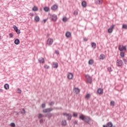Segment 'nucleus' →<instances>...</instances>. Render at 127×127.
Here are the masks:
<instances>
[{
  "mask_svg": "<svg viewBox=\"0 0 127 127\" xmlns=\"http://www.w3.org/2000/svg\"><path fill=\"white\" fill-rule=\"evenodd\" d=\"M79 120H81V121H84L85 123H86V124H88V125L90 124V123H91V121H92V119L90 117L88 116H85L83 114H81L79 116Z\"/></svg>",
  "mask_w": 127,
  "mask_h": 127,
  "instance_id": "1",
  "label": "nucleus"
},
{
  "mask_svg": "<svg viewBox=\"0 0 127 127\" xmlns=\"http://www.w3.org/2000/svg\"><path fill=\"white\" fill-rule=\"evenodd\" d=\"M53 116V115L52 114V113H48L47 114H45V115L39 113L38 114V119H41V118H48V119H50V118H51Z\"/></svg>",
  "mask_w": 127,
  "mask_h": 127,
  "instance_id": "2",
  "label": "nucleus"
},
{
  "mask_svg": "<svg viewBox=\"0 0 127 127\" xmlns=\"http://www.w3.org/2000/svg\"><path fill=\"white\" fill-rule=\"evenodd\" d=\"M85 78L87 79V81L89 84L92 83L93 82V79L92 78V77L90 76L89 74H85Z\"/></svg>",
  "mask_w": 127,
  "mask_h": 127,
  "instance_id": "3",
  "label": "nucleus"
},
{
  "mask_svg": "<svg viewBox=\"0 0 127 127\" xmlns=\"http://www.w3.org/2000/svg\"><path fill=\"white\" fill-rule=\"evenodd\" d=\"M50 17L53 21H56L58 19L57 15L55 14L51 15V14H49Z\"/></svg>",
  "mask_w": 127,
  "mask_h": 127,
  "instance_id": "4",
  "label": "nucleus"
},
{
  "mask_svg": "<svg viewBox=\"0 0 127 127\" xmlns=\"http://www.w3.org/2000/svg\"><path fill=\"white\" fill-rule=\"evenodd\" d=\"M63 116H64L67 117V121H71L72 120V115L69 114H67L66 113H63Z\"/></svg>",
  "mask_w": 127,
  "mask_h": 127,
  "instance_id": "5",
  "label": "nucleus"
},
{
  "mask_svg": "<svg viewBox=\"0 0 127 127\" xmlns=\"http://www.w3.org/2000/svg\"><path fill=\"white\" fill-rule=\"evenodd\" d=\"M54 42V40L52 38H49L47 41V45H49V46H51V45H52L53 44V42Z\"/></svg>",
  "mask_w": 127,
  "mask_h": 127,
  "instance_id": "6",
  "label": "nucleus"
},
{
  "mask_svg": "<svg viewBox=\"0 0 127 127\" xmlns=\"http://www.w3.org/2000/svg\"><path fill=\"white\" fill-rule=\"evenodd\" d=\"M52 111H53V108H47L43 110V113L50 114V112H52Z\"/></svg>",
  "mask_w": 127,
  "mask_h": 127,
  "instance_id": "7",
  "label": "nucleus"
},
{
  "mask_svg": "<svg viewBox=\"0 0 127 127\" xmlns=\"http://www.w3.org/2000/svg\"><path fill=\"white\" fill-rule=\"evenodd\" d=\"M123 61L121 60H117V63H116V64L117 66H118V67H121V66H123Z\"/></svg>",
  "mask_w": 127,
  "mask_h": 127,
  "instance_id": "8",
  "label": "nucleus"
},
{
  "mask_svg": "<svg viewBox=\"0 0 127 127\" xmlns=\"http://www.w3.org/2000/svg\"><path fill=\"white\" fill-rule=\"evenodd\" d=\"M74 77V75H73V73L69 72L67 75V78L69 80H72L73 79V77Z\"/></svg>",
  "mask_w": 127,
  "mask_h": 127,
  "instance_id": "9",
  "label": "nucleus"
},
{
  "mask_svg": "<svg viewBox=\"0 0 127 127\" xmlns=\"http://www.w3.org/2000/svg\"><path fill=\"white\" fill-rule=\"evenodd\" d=\"M114 28H115V25L113 24L111 27L108 29V33H112L114 31Z\"/></svg>",
  "mask_w": 127,
  "mask_h": 127,
  "instance_id": "10",
  "label": "nucleus"
},
{
  "mask_svg": "<svg viewBox=\"0 0 127 127\" xmlns=\"http://www.w3.org/2000/svg\"><path fill=\"white\" fill-rule=\"evenodd\" d=\"M95 4L101 5L103 3V0H94Z\"/></svg>",
  "mask_w": 127,
  "mask_h": 127,
  "instance_id": "11",
  "label": "nucleus"
},
{
  "mask_svg": "<svg viewBox=\"0 0 127 127\" xmlns=\"http://www.w3.org/2000/svg\"><path fill=\"white\" fill-rule=\"evenodd\" d=\"M38 61L40 64H43L45 62V60H44V58H40Z\"/></svg>",
  "mask_w": 127,
  "mask_h": 127,
  "instance_id": "12",
  "label": "nucleus"
},
{
  "mask_svg": "<svg viewBox=\"0 0 127 127\" xmlns=\"http://www.w3.org/2000/svg\"><path fill=\"white\" fill-rule=\"evenodd\" d=\"M73 92L76 94V95H78V94L80 93V89H79L78 88H75L73 89Z\"/></svg>",
  "mask_w": 127,
  "mask_h": 127,
  "instance_id": "13",
  "label": "nucleus"
},
{
  "mask_svg": "<svg viewBox=\"0 0 127 127\" xmlns=\"http://www.w3.org/2000/svg\"><path fill=\"white\" fill-rule=\"evenodd\" d=\"M58 5H56V4H54L53 5L52 7H51V9L52 10H56V9H58Z\"/></svg>",
  "mask_w": 127,
  "mask_h": 127,
  "instance_id": "14",
  "label": "nucleus"
},
{
  "mask_svg": "<svg viewBox=\"0 0 127 127\" xmlns=\"http://www.w3.org/2000/svg\"><path fill=\"white\" fill-rule=\"evenodd\" d=\"M97 93L99 94V95H102L104 93V90L102 88H99L97 90Z\"/></svg>",
  "mask_w": 127,
  "mask_h": 127,
  "instance_id": "15",
  "label": "nucleus"
},
{
  "mask_svg": "<svg viewBox=\"0 0 127 127\" xmlns=\"http://www.w3.org/2000/svg\"><path fill=\"white\" fill-rule=\"evenodd\" d=\"M58 63H55V62H53V65H52V67L53 68H58Z\"/></svg>",
  "mask_w": 127,
  "mask_h": 127,
  "instance_id": "16",
  "label": "nucleus"
},
{
  "mask_svg": "<svg viewBox=\"0 0 127 127\" xmlns=\"http://www.w3.org/2000/svg\"><path fill=\"white\" fill-rule=\"evenodd\" d=\"M81 5H82V7H86L87 2H86V1H82L81 2Z\"/></svg>",
  "mask_w": 127,
  "mask_h": 127,
  "instance_id": "17",
  "label": "nucleus"
},
{
  "mask_svg": "<svg viewBox=\"0 0 127 127\" xmlns=\"http://www.w3.org/2000/svg\"><path fill=\"white\" fill-rule=\"evenodd\" d=\"M91 45L93 49H96V47L97 46V44L95 42H92L91 43Z\"/></svg>",
  "mask_w": 127,
  "mask_h": 127,
  "instance_id": "18",
  "label": "nucleus"
},
{
  "mask_svg": "<svg viewBox=\"0 0 127 127\" xmlns=\"http://www.w3.org/2000/svg\"><path fill=\"white\" fill-rule=\"evenodd\" d=\"M62 126L63 127H65V126H67V121H66V120H63L62 121Z\"/></svg>",
  "mask_w": 127,
  "mask_h": 127,
  "instance_id": "19",
  "label": "nucleus"
},
{
  "mask_svg": "<svg viewBox=\"0 0 127 127\" xmlns=\"http://www.w3.org/2000/svg\"><path fill=\"white\" fill-rule=\"evenodd\" d=\"M65 36L66 37H67V38H70V37H71V32H67L65 33Z\"/></svg>",
  "mask_w": 127,
  "mask_h": 127,
  "instance_id": "20",
  "label": "nucleus"
},
{
  "mask_svg": "<svg viewBox=\"0 0 127 127\" xmlns=\"http://www.w3.org/2000/svg\"><path fill=\"white\" fill-rule=\"evenodd\" d=\"M34 20L36 21V22H38L39 20H40V18H39V16H36L34 17Z\"/></svg>",
  "mask_w": 127,
  "mask_h": 127,
  "instance_id": "21",
  "label": "nucleus"
},
{
  "mask_svg": "<svg viewBox=\"0 0 127 127\" xmlns=\"http://www.w3.org/2000/svg\"><path fill=\"white\" fill-rule=\"evenodd\" d=\"M118 49L120 51H124V46L120 45L118 47Z\"/></svg>",
  "mask_w": 127,
  "mask_h": 127,
  "instance_id": "22",
  "label": "nucleus"
},
{
  "mask_svg": "<svg viewBox=\"0 0 127 127\" xmlns=\"http://www.w3.org/2000/svg\"><path fill=\"white\" fill-rule=\"evenodd\" d=\"M4 89H5V90H8V89H9V85H8V84L6 83L4 85Z\"/></svg>",
  "mask_w": 127,
  "mask_h": 127,
  "instance_id": "23",
  "label": "nucleus"
},
{
  "mask_svg": "<svg viewBox=\"0 0 127 127\" xmlns=\"http://www.w3.org/2000/svg\"><path fill=\"white\" fill-rule=\"evenodd\" d=\"M88 64L89 65H93L94 64V60L93 59H91L88 62Z\"/></svg>",
  "mask_w": 127,
  "mask_h": 127,
  "instance_id": "24",
  "label": "nucleus"
},
{
  "mask_svg": "<svg viewBox=\"0 0 127 127\" xmlns=\"http://www.w3.org/2000/svg\"><path fill=\"white\" fill-rule=\"evenodd\" d=\"M107 125L108 127H113V123L111 122H108Z\"/></svg>",
  "mask_w": 127,
  "mask_h": 127,
  "instance_id": "25",
  "label": "nucleus"
},
{
  "mask_svg": "<svg viewBox=\"0 0 127 127\" xmlns=\"http://www.w3.org/2000/svg\"><path fill=\"white\" fill-rule=\"evenodd\" d=\"M19 40L18 39H16L14 41V43L16 45H18V44H19Z\"/></svg>",
  "mask_w": 127,
  "mask_h": 127,
  "instance_id": "26",
  "label": "nucleus"
},
{
  "mask_svg": "<svg viewBox=\"0 0 127 127\" xmlns=\"http://www.w3.org/2000/svg\"><path fill=\"white\" fill-rule=\"evenodd\" d=\"M100 59L101 60H104L105 59V55L104 54H101L100 55Z\"/></svg>",
  "mask_w": 127,
  "mask_h": 127,
  "instance_id": "27",
  "label": "nucleus"
},
{
  "mask_svg": "<svg viewBox=\"0 0 127 127\" xmlns=\"http://www.w3.org/2000/svg\"><path fill=\"white\" fill-rule=\"evenodd\" d=\"M44 10H45V11H46L47 12L49 11V10H50V9L49 8V7H45L44 8Z\"/></svg>",
  "mask_w": 127,
  "mask_h": 127,
  "instance_id": "28",
  "label": "nucleus"
},
{
  "mask_svg": "<svg viewBox=\"0 0 127 127\" xmlns=\"http://www.w3.org/2000/svg\"><path fill=\"white\" fill-rule=\"evenodd\" d=\"M90 98H91V94H87L85 97V98L87 99V100L90 99Z\"/></svg>",
  "mask_w": 127,
  "mask_h": 127,
  "instance_id": "29",
  "label": "nucleus"
},
{
  "mask_svg": "<svg viewBox=\"0 0 127 127\" xmlns=\"http://www.w3.org/2000/svg\"><path fill=\"white\" fill-rule=\"evenodd\" d=\"M115 105H116V103L114 101H111L110 102V106H112L113 107H115Z\"/></svg>",
  "mask_w": 127,
  "mask_h": 127,
  "instance_id": "30",
  "label": "nucleus"
},
{
  "mask_svg": "<svg viewBox=\"0 0 127 127\" xmlns=\"http://www.w3.org/2000/svg\"><path fill=\"white\" fill-rule=\"evenodd\" d=\"M32 10H33V11H37L38 10V8L34 6L32 8Z\"/></svg>",
  "mask_w": 127,
  "mask_h": 127,
  "instance_id": "31",
  "label": "nucleus"
},
{
  "mask_svg": "<svg viewBox=\"0 0 127 127\" xmlns=\"http://www.w3.org/2000/svg\"><path fill=\"white\" fill-rule=\"evenodd\" d=\"M20 113L22 115H24L26 113L25 109H24V108L22 109V110L20 111Z\"/></svg>",
  "mask_w": 127,
  "mask_h": 127,
  "instance_id": "32",
  "label": "nucleus"
},
{
  "mask_svg": "<svg viewBox=\"0 0 127 127\" xmlns=\"http://www.w3.org/2000/svg\"><path fill=\"white\" fill-rule=\"evenodd\" d=\"M68 20V19H67V17H64L63 18V21H64V22H67Z\"/></svg>",
  "mask_w": 127,
  "mask_h": 127,
  "instance_id": "33",
  "label": "nucleus"
},
{
  "mask_svg": "<svg viewBox=\"0 0 127 127\" xmlns=\"http://www.w3.org/2000/svg\"><path fill=\"white\" fill-rule=\"evenodd\" d=\"M120 56H121V57H123V58L125 57V52H121L120 53Z\"/></svg>",
  "mask_w": 127,
  "mask_h": 127,
  "instance_id": "34",
  "label": "nucleus"
},
{
  "mask_svg": "<svg viewBox=\"0 0 127 127\" xmlns=\"http://www.w3.org/2000/svg\"><path fill=\"white\" fill-rule=\"evenodd\" d=\"M122 28H124V29H127V25L123 24L122 26Z\"/></svg>",
  "mask_w": 127,
  "mask_h": 127,
  "instance_id": "35",
  "label": "nucleus"
},
{
  "mask_svg": "<svg viewBox=\"0 0 127 127\" xmlns=\"http://www.w3.org/2000/svg\"><path fill=\"white\" fill-rule=\"evenodd\" d=\"M107 70L109 72H113V69H112V67H109L108 68H107Z\"/></svg>",
  "mask_w": 127,
  "mask_h": 127,
  "instance_id": "36",
  "label": "nucleus"
},
{
  "mask_svg": "<svg viewBox=\"0 0 127 127\" xmlns=\"http://www.w3.org/2000/svg\"><path fill=\"white\" fill-rule=\"evenodd\" d=\"M54 104H55V102H54V101H52L49 104V106H54Z\"/></svg>",
  "mask_w": 127,
  "mask_h": 127,
  "instance_id": "37",
  "label": "nucleus"
},
{
  "mask_svg": "<svg viewBox=\"0 0 127 127\" xmlns=\"http://www.w3.org/2000/svg\"><path fill=\"white\" fill-rule=\"evenodd\" d=\"M10 126L12 127H15V124L14 123H11Z\"/></svg>",
  "mask_w": 127,
  "mask_h": 127,
  "instance_id": "38",
  "label": "nucleus"
},
{
  "mask_svg": "<svg viewBox=\"0 0 127 127\" xmlns=\"http://www.w3.org/2000/svg\"><path fill=\"white\" fill-rule=\"evenodd\" d=\"M44 68L45 69H49V68H50V66L49 65H47V64H45L44 65Z\"/></svg>",
  "mask_w": 127,
  "mask_h": 127,
  "instance_id": "39",
  "label": "nucleus"
},
{
  "mask_svg": "<svg viewBox=\"0 0 127 127\" xmlns=\"http://www.w3.org/2000/svg\"><path fill=\"white\" fill-rule=\"evenodd\" d=\"M46 107V104L45 103H43L42 104V109H45Z\"/></svg>",
  "mask_w": 127,
  "mask_h": 127,
  "instance_id": "40",
  "label": "nucleus"
},
{
  "mask_svg": "<svg viewBox=\"0 0 127 127\" xmlns=\"http://www.w3.org/2000/svg\"><path fill=\"white\" fill-rule=\"evenodd\" d=\"M13 28L14 29L15 31H16V30H17L18 29V28H17V27H16V26H15V25H14L13 26Z\"/></svg>",
  "mask_w": 127,
  "mask_h": 127,
  "instance_id": "41",
  "label": "nucleus"
},
{
  "mask_svg": "<svg viewBox=\"0 0 127 127\" xmlns=\"http://www.w3.org/2000/svg\"><path fill=\"white\" fill-rule=\"evenodd\" d=\"M15 32H16L17 34H20V30L18 29L17 30H16Z\"/></svg>",
  "mask_w": 127,
  "mask_h": 127,
  "instance_id": "42",
  "label": "nucleus"
},
{
  "mask_svg": "<svg viewBox=\"0 0 127 127\" xmlns=\"http://www.w3.org/2000/svg\"><path fill=\"white\" fill-rule=\"evenodd\" d=\"M17 92H18V94H21V90H20V89L18 88Z\"/></svg>",
  "mask_w": 127,
  "mask_h": 127,
  "instance_id": "43",
  "label": "nucleus"
},
{
  "mask_svg": "<svg viewBox=\"0 0 127 127\" xmlns=\"http://www.w3.org/2000/svg\"><path fill=\"white\" fill-rule=\"evenodd\" d=\"M9 36L10 38H12V37H13V34H12V33H10L9 34Z\"/></svg>",
  "mask_w": 127,
  "mask_h": 127,
  "instance_id": "44",
  "label": "nucleus"
},
{
  "mask_svg": "<svg viewBox=\"0 0 127 127\" xmlns=\"http://www.w3.org/2000/svg\"><path fill=\"white\" fill-rule=\"evenodd\" d=\"M74 15H78V11H74L73 12Z\"/></svg>",
  "mask_w": 127,
  "mask_h": 127,
  "instance_id": "45",
  "label": "nucleus"
},
{
  "mask_svg": "<svg viewBox=\"0 0 127 127\" xmlns=\"http://www.w3.org/2000/svg\"><path fill=\"white\" fill-rule=\"evenodd\" d=\"M55 53H56V54H57V55H59V51L58 50H56L55 51Z\"/></svg>",
  "mask_w": 127,
  "mask_h": 127,
  "instance_id": "46",
  "label": "nucleus"
},
{
  "mask_svg": "<svg viewBox=\"0 0 127 127\" xmlns=\"http://www.w3.org/2000/svg\"><path fill=\"white\" fill-rule=\"evenodd\" d=\"M73 125H78V121H75L73 122Z\"/></svg>",
  "mask_w": 127,
  "mask_h": 127,
  "instance_id": "47",
  "label": "nucleus"
},
{
  "mask_svg": "<svg viewBox=\"0 0 127 127\" xmlns=\"http://www.w3.org/2000/svg\"><path fill=\"white\" fill-rule=\"evenodd\" d=\"M73 116L75 118L76 117H78V114H75V113H73Z\"/></svg>",
  "mask_w": 127,
  "mask_h": 127,
  "instance_id": "48",
  "label": "nucleus"
},
{
  "mask_svg": "<svg viewBox=\"0 0 127 127\" xmlns=\"http://www.w3.org/2000/svg\"><path fill=\"white\" fill-rule=\"evenodd\" d=\"M123 61H124V63H125V64H127V60L124 59Z\"/></svg>",
  "mask_w": 127,
  "mask_h": 127,
  "instance_id": "49",
  "label": "nucleus"
},
{
  "mask_svg": "<svg viewBox=\"0 0 127 127\" xmlns=\"http://www.w3.org/2000/svg\"><path fill=\"white\" fill-rule=\"evenodd\" d=\"M84 41L87 42L88 41V39L87 38H84L83 39Z\"/></svg>",
  "mask_w": 127,
  "mask_h": 127,
  "instance_id": "50",
  "label": "nucleus"
},
{
  "mask_svg": "<svg viewBox=\"0 0 127 127\" xmlns=\"http://www.w3.org/2000/svg\"><path fill=\"white\" fill-rule=\"evenodd\" d=\"M40 124L43 123V119H41V120H40Z\"/></svg>",
  "mask_w": 127,
  "mask_h": 127,
  "instance_id": "51",
  "label": "nucleus"
},
{
  "mask_svg": "<svg viewBox=\"0 0 127 127\" xmlns=\"http://www.w3.org/2000/svg\"><path fill=\"white\" fill-rule=\"evenodd\" d=\"M124 50H125V51H127V46H124Z\"/></svg>",
  "mask_w": 127,
  "mask_h": 127,
  "instance_id": "52",
  "label": "nucleus"
},
{
  "mask_svg": "<svg viewBox=\"0 0 127 127\" xmlns=\"http://www.w3.org/2000/svg\"><path fill=\"white\" fill-rule=\"evenodd\" d=\"M43 21L44 22V23H45V22H46V21H47V19H45L43 20Z\"/></svg>",
  "mask_w": 127,
  "mask_h": 127,
  "instance_id": "53",
  "label": "nucleus"
},
{
  "mask_svg": "<svg viewBox=\"0 0 127 127\" xmlns=\"http://www.w3.org/2000/svg\"><path fill=\"white\" fill-rule=\"evenodd\" d=\"M3 90L0 89V93H3Z\"/></svg>",
  "mask_w": 127,
  "mask_h": 127,
  "instance_id": "54",
  "label": "nucleus"
},
{
  "mask_svg": "<svg viewBox=\"0 0 127 127\" xmlns=\"http://www.w3.org/2000/svg\"><path fill=\"white\" fill-rule=\"evenodd\" d=\"M103 127H108V125H103Z\"/></svg>",
  "mask_w": 127,
  "mask_h": 127,
  "instance_id": "55",
  "label": "nucleus"
},
{
  "mask_svg": "<svg viewBox=\"0 0 127 127\" xmlns=\"http://www.w3.org/2000/svg\"><path fill=\"white\" fill-rule=\"evenodd\" d=\"M16 114H17V116H18L19 115V113L18 112H17Z\"/></svg>",
  "mask_w": 127,
  "mask_h": 127,
  "instance_id": "56",
  "label": "nucleus"
},
{
  "mask_svg": "<svg viewBox=\"0 0 127 127\" xmlns=\"http://www.w3.org/2000/svg\"><path fill=\"white\" fill-rule=\"evenodd\" d=\"M0 40H1V36H0Z\"/></svg>",
  "mask_w": 127,
  "mask_h": 127,
  "instance_id": "57",
  "label": "nucleus"
}]
</instances>
